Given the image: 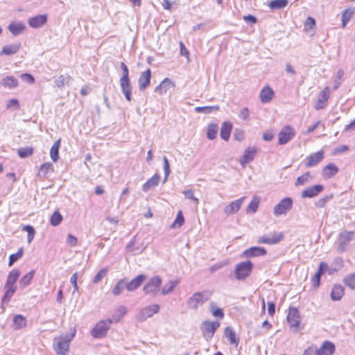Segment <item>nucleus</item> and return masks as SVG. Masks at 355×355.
Listing matches in <instances>:
<instances>
[{"instance_id":"obj_25","label":"nucleus","mask_w":355,"mask_h":355,"mask_svg":"<svg viewBox=\"0 0 355 355\" xmlns=\"http://www.w3.org/2000/svg\"><path fill=\"white\" fill-rule=\"evenodd\" d=\"M0 85L5 88L12 89L18 87L19 82L14 76H6L1 79Z\"/></svg>"},{"instance_id":"obj_36","label":"nucleus","mask_w":355,"mask_h":355,"mask_svg":"<svg viewBox=\"0 0 355 355\" xmlns=\"http://www.w3.org/2000/svg\"><path fill=\"white\" fill-rule=\"evenodd\" d=\"M344 295V288L341 285H335L331 291V298L334 301L340 300Z\"/></svg>"},{"instance_id":"obj_5","label":"nucleus","mask_w":355,"mask_h":355,"mask_svg":"<svg viewBox=\"0 0 355 355\" xmlns=\"http://www.w3.org/2000/svg\"><path fill=\"white\" fill-rule=\"evenodd\" d=\"M160 306L157 304L148 305L140 309L136 315V319L139 322H144L147 318L153 317L159 311Z\"/></svg>"},{"instance_id":"obj_17","label":"nucleus","mask_w":355,"mask_h":355,"mask_svg":"<svg viewBox=\"0 0 355 355\" xmlns=\"http://www.w3.org/2000/svg\"><path fill=\"white\" fill-rule=\"evenodd\" d=\"M146 279L147 276L146 275H139L130 282L125 283V288L128 291H134L137 290Z\"/></svg>"},{"instance_id":"obj_34","label":"nucleus","mask_w":355,"mask_h":355,"mask_svg":"<svg viewBox=\"0 0 355 355\" xmlns=\"http://www.w3.org/2000/svg\"><path fill=\"white\" fill-rule=\"evenodd\" d=\"M136 239L137 236H134L131 241L126 245L125 249L128 252L141 253L146 248L147 246L143 244L139 247H135V245L136 243Z\"/></svg>"},{"instance_id":"obj_48","label":"nucleus","mask_w":355,"mask_h":355,"mask_svg":"<svg viewBox=\"0 0 355 355\" xmlns=\"http://www.w3.org/2000/svg\"><path fill=\"white\" fill-rule=\"evenodd\" d=\"M259 204V199L257 197H254L249 205L246 208L247 213L254 214L257 211Z\"/></svg>"},{"instance_id":"obj_53","label":"nucleus","mask_w":355,"mask_h":355,"mask_svg":"<svg viewBox=\"0 0 355 355\" xmlns=\"http://www.w3.org/2000/svg\"><path fill=\"white\" fill-rule=\"evenodd\" d=\"M24 253L23 248H20L18 251L10 255L8 266H11L15 262L22 257Z\"/></svg>"},{"instance_id":"obj_13","label":"nucleus","mask_w":355,"mask_h":355,"mask_svg":"<svg viewBox=\"0 0 355 355\" xmlns=\"http://www.w3.org/2000/svg\"><path fill=\"white\" fill-rule=\"evenodd\" d=\"M330 96V89L329 87H325L318 95V100L315 104V109L317 110L324 108L327 105V101Z\"/></svg>"},{"instance_id":"obj_31","label":"nucleus","mask_w":355,"mask_h":355,"mask_svg":"<svg viewBox=\"0 0 355 355\" xmlns=\"http://www.w3.org/2000/svg\"><path fill=\"white\" fill-rule=\"evenodd\" d=\"M27 320L26 318L21 315H16L12 320V329L15 330H19L26 326Z\"/></svg>"},{"instance_id":"obj_11","label":"nucleus","mask_w":355,"mask_h":355,"mask_svg":"<svg viewBox=\"0 0 355 355\" xmlns=\"http://www.w3.org/2000/svg\"><path fill=\"white\" fill-rule=\"evenodd\" d=\"M284 238V234L282 232H272L268 235H264L258 238L257 243L274 245L280 242Z\"/></svg>"},{"instance_id":"obj_49","label":"nucleus","mask_w":355,"mask_h":355,"mask_svg":"<svg viewBox=\"0 0 355 355\" xmlns=\"http://www.w3.org/2000/svg\"><path fill=\"white\" fill-rule=\"evenodd\" d=\"M344 74H345V72L343 71V69H340L338 70V71L336 72V77H335V79H334V90H336L340 85V84L343 83L344 78H343V76H344Z\"/></svg>"},{"instance_id":"obj_12","label":"nucleus","mask_w":355,"mask_h":355,"mask_svg":"<svg viewBox=\"0 0 355 355\" xmlns=\"http://www.w3.org/2000/svg\"><path fill=\"white\" fill-rule=\"evenodd\" d=\"M286 318L290 327L293 329L295 332H297L300 323L298 310L295 307L291 308Z\"/></svg>"},{"instance_id":"obj_22","label":"nucleus","mask_w":355,"mask_h":355,"mask_svg":"<svg viewBox=\"0 0 355 355\" xmlns=\"http://www.w3.org/2000/svg\"><path fill=\"white\" fill-rule=\"evenodd\" d=\"M318 355H332L335 352V345L330 341H324L320 347L317 348Z\"/></svg>"},{"instance_id":"obj_43","label":"nucleus","mask_w":355,"mask_h":355,"mask_svg":"<svg viewBox=\"0 0 355 355\" xmlns=\"http://www.w3.org/2000/svg\"><path fill=\"white\" fill-rule=\"evenodd\" d=\"M5 289H6V291L2 297V303L8 302L17 290L15 286H5Z\"/></svg>"},{"instance_id":"obj_54","label":"nucleus","mask_w":355,"mask_h":355,"mask_svg":"<svg viewBox=\"0 0 355 355\" xmlns=\"http://www.w3.org/2000/svg\"><path fill=\"white\" fill-rule=\"evenodd\" d=\"M353 15L352 10L346 9L342 12V26H346L347 22L351 19Z\"/></svg>"},{"instance_id":"obj_24","label":"nucleus","mask_w":355,"mask_h":355,"mask_svg":"<svg viewBox=\"0 0 355 355\" xmlns=\"http://www.w3.org/2000/svg\"><path fill=\"white\" fill-rule=\"evenodd\" d=\"M275 96L273 90L269 86H265L260 92V101L263 103H267L271 101Z\"/></svg>"},{"instance_id":"obj_63","label":"nucleus","mask_w":355,"mask_h":355,"mask_svg":"<svg viewBox=\"0 0 355 355\" xmlns=\"http://www.w3.org/2000/svg\"><path fill=\"white\" fill-rule=\"evenodd\" d=\"M55 85L59 87L62 88L66 84V78L64 76L60 75L58 76L55 80H54Z\"/></svg>"},{"instance_id":"obj_61","label":"nucleus","mask_w":355,"mask_h":355,"mask_svg":"<svg viewBox=\"0 0 355 355\" xmlns=\"http://www.w3.org/2000/svg\"><path fill=\"white\" fill-rule=\"evenodd\" d=\"M182 193L185 198L192 200L196 205L199 203V200L193 195V191L191 189L184 190Z\"/></svg>"},{"instance_id":"obj_10","label":"nucleus","mask_w":355,"mask_h":355,"mask_svg":"<svg viewBox=\"0 0 355 355\" xmlns=\"http://www.w3.org/2000/svg\"><path fill=\"white\" fill-rule=\"evenodd\" d=\"M295 135V130L291 125L283 127L278 134V144L279 145L287 144L294 137Z\"/></svg>"},{"instance_id":"obj_40","label":"nucleus","mask_w":355,"mask_h":355,"mask_svg":"<svg viewBox=\"0 0 355 355\" xmlns=\"http://www.w3.org/2000/svg\"><path fill=\"white\" fill-rule=\"evenodd\" d=\"M225 335L227 338H228L230 344H236V345L239 343V339L236 338V336L235 331L231 327H227L225 329Z\"/></svg>"},{"instance_id":"obj_28","label":"nucleus","mask_w":355,"mask_h":355,"mask_svg":"<svg viewBox=\"0 0 355 355\" xmlns=\"http://www.w3.org/2000/svg\"><path fill=\"white\" fill-rule=\"evenodd\" d=\"M160 180V175L157 173L149 178L142 186V190L147 192L152 188L157 187Z\"/></svg>"},{"instance_id":"obj_7","label":"nucleus","mask_w":355,"mask_h":355,"mask_svg":"<svg viewBox=\"0 0 355 355\" xmlns=\"http://www.w3.org/2000/svg\"><path fill=\"white\" fill-rule=\"evenodd\" d=\"M293 207V200L291 198L286 197L280 200L273 208V214L275 216L286 215Z\"/></svg>"},{"instance_id":"obj_20","label":"nucleus","mask_w":355,"mask_h":355,"mask_svg":"<svg viewBox=\"0 0 355 355\" xmlns=\"http://www.w3.org/2000/svg\"><path fill=\"white\" fill-rule=\"evenodd\" d=\"M257 152V149L255 147H248L244 151L243 156L240 158L239 162L242 166L251 162Z\"/></svg>"},{"instance_id":"obj_46","label":"nucleus","mask_w":355,"mask_h":355,"mask_svg":"<svg viewBox=\"0 0 355 355\" xmlns=\"http://www.w3.org/2000/svg\"><path fill=\"white\" fill-rule=\"evenodd\" d=\"M334 198V195L332 193L324 196L314 202V205L318 208H323L326 204Z\"/></svg>"},{"instance_id":"obj_30","label":"nucleus","mask_w":355,"mask_h":355,"mask_svg":"<svg viewBox=\"0 0 355 355\" xmlns=\"http://www.w3.org/2000/svg\"><path fill=\"white\" fill-rule=\"evenodd\" d=\"M8 30L15 36L22 33L26 29V26L22 22H12L9 24Z\"/></svg>"},{"instance_id":"obj_15","label":"nucleus","mask_w":355,"mask_h":355,"mask_svg":"<svg viewBox=\"0 0 355 355\" xmlns=\"http://www.w3.org/2000/svg\"><path fill=\"white\" fill-rule=\"evenodd\" d=\"M120 87L122 93L124 94L127 101H130L132 94V85L130 78L121 77L119 80Z\"/></svg>"},{"instance_id":"obj_39","label":"nucleus","mask_w":355,"mask_h":355,"mask_svg":"<svg viewBox=\"0 0 355 355\" xmlns=\"http://www.w3.org/2000/svg\"><path fill=\"white\" fill-rule=\"evenodd\" d=\"M126 313H127L126 307L124 306H119L114 311L113 315H112V320L114 321L115 322H118L126 314Z\"/></svg>"},{"instance_id":"obj_50","label":"nucleus","mask_w":355,"mask_h":355,"mask_svg":"<svg viewBox=\"0 0 355 355\" xmlns=\"http://www.w3.org/2000/svg\"><path fill=\"white\" fill-rule=\"evenodd\" d=\"M124 288H125V279H120L114 287L112 293L116 296L119 295L123 291Z\"/></svg>"},{"instance_id":"obj_47","label":"nucleus","mask_w":355,"mask_h":355,"mask_svg":"<svg viewBox=\"0 0 355 355\" xmlns=\"http://www.w3.org/2000/svg\"><path fill=\"white\" fill-rule=\"evenodd\" d=\"M218 125L216 123H211L208 125L207 128V137L210 139L213 140L216 138V134L218 132Z\"/></svg>"},{"instance_id":"obj_23","label":"nucleus","mask_w":355,"mask_h":355,"mask_svg":"<svg viewBox=\"0 0 355 355\" xmlns=\"http://www.w3.org/2000/svg\"><path fill=\"white\" fill-rule=\"evenodd\" d=\"M324 157V153L322 150L318 151L310 155L307 157V162L305 164L306 167H311L318 164Z\"/></svg>"},{"instance_id":"obj_4","label":"nucleus","mask_w":355,"mask_h":355,"mask_svg":"<svg viewBox=\"0 0 355 355\" xmlns=\"http://www.w3.org/2000/svg\"><path fill=\"white\" fill-rule=\"evenodd\" d=\"M162 280L159 276H153L148 279L143 288L146 295L156 296L159 291Z\"/></svg>"},{"instance_id":"obj_60","label":"nucleus","mask_w":355,"mask_h":355,"mask_svg":"<svg viewBox=\"0 0 355 355\" xmlns=\"http://www.w3.org/2000/svg\"><path fill=\"white\" fill-rule=\"evenodd\" d=\"M6 108L8 110H16L19 108V101L16 98H12L7 101Z\"/></svg>"},{"instance_id":"obj_6","label":"nucleus","mask_w":355,"mask_h":355,"mask_svg":"<svg viewBox=\"0 0 355 355\" xmlns=\"http://www.w3.org/2000/svg\"><path fill=\"white\" fill-rule=\"evenodd\" d=\"M355 232L354 231H343L338 237L337 251L339 253L345 252L349 243L353 240Z\"/></svg>"},{"instance_id":"obj_32","label":"nucleus","mask_w":355,"mask_h":355,"mask_svg":"<svg viewBox=\"0 0 355 355\" xmlns=\"http://www.w3.org/2000/svg\"><path fill=\"white\" fill-rule=\"evenodd\" d=\"M180 282L178 279H173L168 281L161 290V293L163 295H168L173 292L175 288L179 284Z\"/></svg>"},{"instance_id":"obj_42","label":"nucleus","mask_w":355,"mask_h":355,"mask_svg":"<svg viewBox=\"0 0 355 355\" xmlns=\"http://www.w3.org/2000/svg\"><path fill=\"white\" fill-rule=\"evenodd\" d=\"M312 178H313V177H312L311 173L307 171L297 178V180L295 182V186L304 185L306 183L310 182L311 181Z\"/></svg>"},{"instance_id":"obj_3","label":"nucleus","mask_w":355,"mask_h":355,"mask_svg":"<svg viewBox=\"0 0 355 355\" xmlns=\"http://www.w3.org/2000/svg\"><path fill=\"white\" fill-rule=\"evenodd\" d=\"M253 263L250 261L239 263L235 268V277L237 280L245 279L252 272Z\"/></svg>"},{"instance_id":"obj_51","label":"nucleus","mask_w":355,"mask_h":355,"mask_svg":"<svg viewBox=\"0 0 355 355\" xmlns=\"http://www.w3.org/2000/svg\"><path fill=\"white\" fill-rule=\"evenodd\" d=\"M209 307L210 311L214 316L220 318H223L224 317L223 310L220 308H218L215 302H211Z\"/></svg>"},{"instance_id":"obj_45","label":"nucleus","mask_w":355,"mask_h":355,"mask_svg":"<svg viewBox=\"0 0 355 355\" xmlns=\"http://www.w3.org/2000/svg\"><path fill=\"white\" fill-rule=\"evenodd\" d=\"M219 110L218 105H212V106H202V107H196L195 112L197 113H205L209 114L213 111H217Z\"/></svg>"},{"instance_id":"obj_55","label":"nucleus","mask_w":355,"mask_h":355,"mask_svg":"<svg viewBox=\"0 0 355 355\" xmlns=\"http://www.w3.org/2000/svg\"><path fill=\"white\" fill-rule=\"evenodd\" d=\"M184 223V218L183 216L182 211H179L175 221L171 225L172 228L180 227Z\"/></svg>"},{"instance_id":"obj_38","label":"nucleus","mask_w":355,"mask_h":355,"mask_svg":"<svg viewBox=\"0 0 355 355\" xmlns=\"http://www.w3.org/2000/svg\"><path fill=\"white\" fill-rule=\"evenodd\" d=\"M53 171V166L50 162H46L40 166L37 175L40 178H44L46 177L49 171Z\"/></svg>"},{"instance_id":"obj_21","label":"nucleus","mask_w":355,"mask_h":355,"mask_svg":"<svg viewBox=\"0 0 355 355\" xmlns=\"http://www.w3.org/2000/svg\"><path fill=\"white\" fill-rule=\"evenodd\" d=\"M151 79V71L148 69L145 71L142 72L138 79V85L139 90L142 91L146 89L150 85Z\"/></svg>"},{"instance_id":"obj_29","label":"nucleus","mask_w":355,"mask_h":355,"mask_svg":"<svg viewBox=\"0 0 355 355\" xmlns=\"http://www.w3.org/2000/svg\"><path fill=\"white\" fill-rule=\"evenodd\" d=\"M232 124L230 121H225L223 123L220 131V137L225 140L228 141L230 139V133L232 132Z\"/></svg>"},{"instance_id":"obj_14","label":"nucleus","mask_w":355,"mask_h":355,"mask_svg":"<svg viewBox=\"0 0 355 355\" xmlns=\"http://www.w3.org/2000/svg\"><path fill=\"white\" fill-rule=\"evenodd\" d=\"M324 190L322 184H315L305 189L301 194L302 198H313L318 196Z\"/></svg>"},{"instance_id":"obj_56","label":"nucleus","mask_w":355,"mask_h":355,"mask_svg":"<svg viewBox=\"0 0 355 355\" xmlns=\"http://www.w3.org/2000/svg\"><path fill=\"white\" fill-rule=\"evenodd\" d=\"M22 230L28 233V243H31L34 239L35 231L33 226L26 225L23 226Z\"/></svg>"},{"instance_id":"obj_44","label":"nucleus","mask_w":355,"mask_h":355,"mask_svg":"<svg viewBox=\"0 0 355 355\" xmlns=\"http://www.w3.org/2000/svg\"><path fill=\"white\" fill-rule=\"evenodd\" d=\"M288 3V0H272L270 2L269 7L272 10L282 9L285 8Z\"/></svg>"},{"instance_id":"obj_37","label":"nucleus","mask_w":355,"mask_h":355,"mask_svg":"<svg viewBox=\"0 0 355 355\" xmlns=\"http://www.w3.org/2000/svg\"><path fill=\"white\" fill-rule=\"evenodd\" d=\"M35 274V270H31L30 272L24 275L19 282L20 288H24L28 286L31 284Z\"/></svg>"},{"instance_id":"obj_26","label":"nucleus","mask_w":355,"mask_h":355,"mask_svg":"<svg viewBox=\"0 0 355 355\" xmlns=\"http://www.w3.org/2000/svg\"><path fill=\"white\" fill-rule=\"evenodd\" d=\"M338 172V168L334 164L329 163L322 169V176L325 179H329L335 176Z\"/></svg>"},{"instance_id":"obj_9","label":"nucleus","mask_w":355,"mask_h":355,"mask_svg":"<svg viewBox=\"0 0 355 355\" xmlns=\"http://www.w3.org/2000/svg\"><path fill=\"white\" fill-rule=\"evenodd\" d=\"M219 327L220 322H210L209 320L204 321L202 323L201 327L204 338L207 340H210L214 336L215 331Z\"/></svg>"},{"instance_id":"obj_52","label":"nucleus","mask_w":355,"mask_h":355,"mask_svg":"<svg viewBox=\"0 0 355 355\" xmlns=\"http://www.w3.org/2000/svg\"><path fill=\"white\" fill-rule=\"evenodd\" d=\"M343 282L351 289H355V272L345 276Z\"/></svg>"},{"instance_id":"obj_33","label":"nucleus","mask_w":355,"mask_h":355,"mask_svg":"<svg viewBox=\"0 0 355 355\" xmlns=\"http://www.w3.org/2000/svg\"><path fill=\"white\" fill-rule=\"evenodd\" d=\"M21 47L20 43L6 45L1 51V55H12L18 52Z\"/></svg>"},{"instance_id":"obj_58","label":"nucleus","mask_w":355,"mask_h":355,"mask_svg":"<svg viewBox=\"0 0 355 355\" xmlns=\"http://www.w3.org/2000/svg\"><path fill=\"white\" fill-rule=\"evenodd\" d=\"M17 153L20 157L25 158L33 155V148L32 147L19 148Z\"/></svg>"},{"instance_id":"obj_2","label":"nucleus","mask_w":355,"mask_h":355,"mask_svg":"<svg viewBox=\"0 0 355 355\" xmlns=\"http://www.w3.org/2000/svg\"><path fill=\"white\" fill-rule=\"evenodd\" d=\"M211 295L212 291L208 290L196 292L187 299V306L189 309L196 310L207 302Z\"/></svg>"},{"instance_id":"obj_57","label":"nucleus","mask_w":355,"mask_h":355,"mask_svg":"<svg viewBox=\"0 0 355 355\" xmlns=\"http://www.w3.org/2000/svg\"><path fill=\"white\" fill-rule=\"evenodd\" d=\"M62 216L58 211H55L53 212L51 217V224L53 226H57L60 224L62 220Z\"/></svg>"},{"instance_id":"obj_27","label":"nucleus","mask_w":355,"mask_h":355,"mask_svg":"<svg viewBox=\"0 0 355 355\" xmlns=\"http://www.w3.org/2000/svg\"><path fill=\"white\" fill-rule=\"evenodd\" d=\"M171 86H174L172 81L168 78H165L159 85L155 88V92L159 95H163L167 92Z\"/></svg>"},{"instance_id":"obj_19","label":"nucleus","mask_w":355,"mask_h":355,"mask_svg":"<svg viewBox=\"0 0 355 355\" xmlns=\"http://www.w3.org/2000/svg\"><path fill=\"white\" fill-rule=\"evenodd\" d=\"M47 22L46 15H38L31 17L28 20V25L33 28H39L42 27Z\"/></svg>"},{"instance_id":"obj_59","label":"nucleus","mask_w":355,"mask_h":355,"mask_svg":"<svg viewBox=\"0 0 355 355\" xmlns=\"http://www.w3.org/2000/svg\"><path fill=\"white\" fill-rule=\"evenodd\" d=\"M107 273V269L104 268L101 269L98 273L94 276L93 279V282L94 284H98L99 282L102 280L103 277L106 276Z\"/></svg>"},{"instance_id":"obj_64","label":"nucleus","mask_w":355,"mask_h":355,"mask_svg":"<svg viewBox=\"0 0 355 355\" xmlns=\"http://www.w3.org/2000/svg\"><path fill=\"white\" fill-rule=\"evenodd\" d=\"M21 78L24 82H26V83H28L30 84H33L35 83L34 77L31 74L28 73H22L21 75Z\"/></svg>"},{"instance_id":"obj_35","label":"nucleus","mask_w":355,"mask_h":355,"mask_svg":"<svg viewBox=\"0 0 355 355\" xmlns=\"http://www.w3.org/2000/svg\"><path fill=\"white\" fill-rule=\"evenodd\" d=\"M20 275V271L18 269L12 270L7 277L5 286H15V283L17 282Z\"/></svg>"},{"instance_id":"obj_62","label":"nucleus","mask_w":355,"mask_h":355,"mask_svg":"<svg viewBox=\"0 0 355 355\" xmlns=\"http://www.w3.org/2000/svg\"><path fill=\"white\" fill-rule=\"evenodd\" d=\"M67 243L71 247H75L78 243V239L73 235L69 234L67 237Z\"/></svg>"},{"instance_id":"obj_1","label":"nucleus","mask_w":355,"mask_h":355,"mask_svg":"<svg viewBox=\"0 0 355 355\" xmlns=\"http://www.w3.org/2000/svg\"><path fill=\"white\" fill-rule=\"evenodd\" d=\"M75 334L74 331L71 334L61 335L53 339V348L58 355H68L69 345Z\"/></svg>"},{"instance_id":"obj_8","label":"nucleus","mask_w":355,"mask_h":355,"mask_svg":"<svg viewBox=\"0 0 355 355\" xmlns=\"http://www.w3.org/2000/svg\"><path fill=\"white\" fill-rule=\"evenodd\" d=\"M112 320H101L98 322L92 331V335L94 338H101L104 337L110 329Z\"/></svg>"},{"instance_id":"obj_16","label":"nucleus","mask_w":355,"mask_h":355,"mask_svg":"<svg viewBox=\"0 0 355 355\" xmlns=\"http://www.w3.org/2000/svg\"><path fill=\"white\" fill-rule=\"evenodd\" d=\"M267 254L266 250L263 247L253 246L248 249H246L243 252V257H256L264 256Z\"/></svg>"},{"instance_id":"obj_18","label":"nucleus","mask_w":355,"mask_h":355,"mask_svg":"<svg viewBox=\"0 0 355 355\" xmlns=\"http://www.w3.org/2000/svg\"><path fill=\"white\" fill-rule=\"evenodd\" d=\"M244 199V196L241 197L239 199H237L230 202L228 205L225 206L223 209L225 214L227 215H230L238 212L241 207Z\"/></svg>"},{"instance_id":"obj_41","label":"nucleus","mask_w":355,"mask_h":355,"mask_svg":"<svg viewBox=\"0 0 355 355\" xmlns=\"http://www.w3.org/2000/svg\"><path fill=\"white\" fill-rule=\"evenodd\" d=\"M60 146V139L54 142L50 150V156L52 160L55 162L59 158V148Z\"/></svg>"}]
</instances>
